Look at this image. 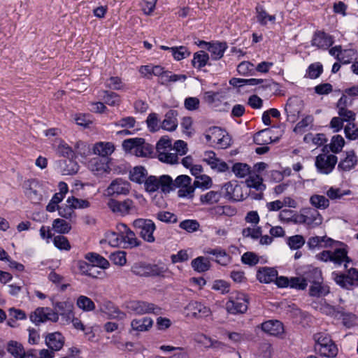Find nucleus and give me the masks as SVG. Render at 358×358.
Returning <instances> with one entry per match:
<instances>
[{
    "label": "nucleus",
    "instance_id": "9b49d317",
    "mask_svg": "<svg viewBox=\"0 0 358 358\" xmlns=\"http://www.w3.org/2000/svg\"><path fill=\"white\" fill-rule=\"evenodd\" d=\"M128 308L138 315L153 313L160 315L162 308L154 303L143 301H133L128 303Z\"/></svg>",
    "mask_w": 358,
    "mask_h": 358
},
{
    "label": "nucleus",
    "instance_id": "3c124183",
    "mask_svg": "<svg viewBox=\"0 0 358 358\" xmlns=\"http://www.w3.org/2000/svg\"><path fill=\"white\" fill-rule=\"evenodd\" d=\"M105 85L106 87L113 90H124L125 89V84L117 76H112L106 80Z\"/></svg>",
    "mask_w": 358,
    "mask_h": 358
},
{
    "label": "nucleus",
    "instance_id": "b1692460",
    "mask_svg": "<svg viewBox=\"0 0 358 358\" xmlns=\"http://www.w3.org/2000/svg\"><path fill=\"white\" fill-rule=\"evenodd\" d=\"M178 112L176 110H169L165 115V118L162 121L161 127L162 129L173 131H175L178 127L177 120Z\"/></svg>",
    "mask_w": 358,
    "mask_h": 358
},
{
    "label": "nucleus",
    "instance_id": "5fc2aeb1",
    "mask_svg": "<svg viewBox=\"0 0 358 358\" xmlns=\"http://www.w3.org/2000/svg\"><path fill=\"white\" fill-rule=\"evenodd\" d=\"M232 171L238 178H244L250 172V168L247 164L236 163L232 166Z\"/></svg>",
    "mask_w": 358,
    "mask_h": 358
},
{
    "label": "nucleus",
    "instance_id": "338daca9",
    "mask_svg": "<svg viewBox=\"0 0 358 358\" xmlns=\"http://www.w3.org/2000/svg\"><path fill=\"white\" fill-rule=\"evenodd\" d=\"M53 243L56 248L59 250H69L71 249L70 243L64 236L58 235L53 238Z\"/></svg>",
    "mask_w": 358,
    "mask_h": 358
},
{
    "label": "nucleus",
    "instance_id": "7ed1b4c3",
    "mask_svg": "<svg viewBox=\"0 0 358 358\" xmlns=\"http://www.w3.org/2000/svg\"><path fill=\"white\" fill-rule=\"evenodd\" d=\"M313 338L315 341V350L321 356L333 358L337 355L338 348L327 333L315 334Z\"/></svg>",
    "mask_w": 358,
    "mask_h": 358
},
{
    "label": "nucleus",
    "instance_id": "423d86ee",
    "mask_svg": "<svg viewBox=\"0 0 358 358\" xmlns=\"http://www.w3.org/2000/svg\"><path fill=\"white\" fill-rule=\"evenodd\" d=\"M107 206L113 213L121 216L133 214L137 211L134 202L130 199H126L122 201L110 199Z\"/></svg>",
    "mask_w": 358,
    "mask_h": 358
},
{
    "label": "nucleus",
    "instance_id": "a18cd8bd",
    "mask_svg": "<svg viewBox=\"0 0 358 358\" xmlns=\"http://www.w3.org/2000/svg\"><path fill=\"white\" fill-rule=\"evenodd\" d=\"M245 182L248 187L254 188L257 191H263L265 189L262 178L259 175L250 176Z\"/></svg>",
    "mask_w": 358,
    "mask_h": 358
},
{
    "label": "nucleus",
    "instance_id": "a878e982",
    "mask_svg": "<svg viewBox=\"0 0 358 358\" xmlns=\"http://www.w3.org/2000/svg\"><path fill=\"white\" fill-rule=\"evenodd\" d=\"M222 189L225 192L224 197L226 199L233 201H240L243 199V196L238 194L241 191V187L240 185H234L231 182H229L223 185Z\"/></svg>",
    "mask_w": 358,
    "mask_h": 358
},
{
    "label": "nucleus",
    "instance_id": "393cba45",
    "mask_svg": "<svg viewBox=\"0 0 358 358\" xmlns=\"http://www.w3.org/2000/svg\"><path fill=\"white\" fill-rule=\"evenodd\" d=\"M92 150L94 154L106 158L114 152L115 147L110 142H98L94 145Z\"/></svg>",
    "mask_w": 358,
    "mask_h": 358
},
{
    "label": "nucleus",
    "instance_id": "a19ab883",
    "mask_svg": "<svg viewBox=\"0 0 358 358\" xmlns=\"http://www.w3.org/2000/svg\"><path fill=\"white\" fill-rule=\"evenodd\" d=\"M310 204L317 209L324 210L329 206V200L322 195L313 194L310 198Z\"/></svg>",
    "mask_w": 358,
    "mask_h": 358
},
{
    "label": "nucleus",
    "instance_id": "58836bf2",
    "mask_svg": "<svg viewBox=\"0 0 358 358\" xmlns=\"http://www.w3.org/2000/svg\"><path fill=\"white\" fill-rule=\"evenodd\" d=\"M148 172L143 166H136L130 171V180L137 183L145 182Z\"/></svg>",
    "mask_w": 358,
    "mask_h": 358
},
{
    "label": "nucleus",
    "instance_id": "2f4dec72",
    "mask_svg": "<svg viewBox=\"0 0 358 358\" xmlns=\"http://www.w3.org/2000/svg\"><path fill=\"white\" fill-rule=\"evenodd\" d=\"M152 324V320L146 317L139 320H133L131 322V326L133 330L137 331H145L151 328Z\"/></svg>",
    "mask_w": 358,
    "mask_h": 358
},
{
    "label": "nucleus",
    "instance_id": "bf43d9fd",
    "mask_svg": "<svg viewBox=\"0 0 358 358\" xmlns=\"http://www.w3.org/2000/svg\"><path fill=\"white\" fill-rule=\"evenodd\" d=\"M322 71L323 67L320 63H314L308 66L306 71V76L311 79H315L320 76V74L322 73Z\"/></svg>",
    "mask_w": 358,
    "mask_h": 358
},
{
    "label": "nucleus",
    "instance_id": "6e6552de",
    "mask_svg": "<svg viewBox=\"0 0 358 358\" xmlns=\"http://www.w3.org/2000/svg\"><path fill=\"white\" fill-rule=\"evenodd\" d=\"M29 319L36 325L47 321H51L53 322H57L58 321L57 313H55L52 308L48 307L37 308L34 311L31 313Z\"/></svg>",
    "mask_w": 358,
    "mask_h": 358
},
{
    "label": "nucleus",
    "instance_id": "e2e57ef3",
    "mask_svg": "<svg viewBox=\"0 0 358 358\" xmlns=\"http://www.w3.org/2000/svg\"><path fill=\"white\" fill-rule=\"evenodd\" d=\"M158 159L162 162H166L171 164H177L178 161L177 153L168 152L167 151L158 154Z\"/></svg>",
    "mask_w": 358,
    "mask_h": 358
},
{
    "label": "nucleus",
    "instance_id": "4468645a",
    "mask_svg": "<svg viewBox=\"0 0 358 358\" xmlns=\"http://www.w3.org/2000/svg\"><path fill=\"white\" fill-rule=\"evenodd\" d=\"M187 316L196 318H201L208 316L211 311L208 307L203 303L192 301L185 308Z\"/></svg>",
    "mask_w": 358,
    "mask_h": 358
},
{
    "label": "nucleus",
    "instance_id": "37998d69",
    "mask_svg": "<svg viewBox=\"0 0 358 358\" xmlns=\"http://www.w3.org/2000/svg\"><path fill=\"white\" fill-rule=\"evenodd\" d=\"M209 59L208 54L204 51L196 52L192 59V65L194 68L201 69L205 66Z\"/></svg>",
    "mask_w": 358,
    "mask_h": 358
},
{
    "label": "nucleus",
    "instance_id": "de8ad7c7",
    "mask_svg": "<svg viewBox=\"0 0 358 358\" xmlns=\"http://www.w3.org/2000/svg\"><path fill=\"white\" fill-rule=\"evenodd\" d=\"M335 282L343 288L350 289L355 283L348 274H339L333 273Z\"/></svg>",
    "mask_w": 358,
    "mask_h": 358
},
{
    "label": "nucleus",
    "instance_id": "1a4fd4ad",
    "mask_svg": "<svg viewBox=\"0 0 358 358\" xmlns=\"http://www.w3.org/2000/svg\"><path fill=\"white\" fill-rule=\"evenodd\" d=\"M192 179L186 175H180L173 180L174 189L178 188V196L181 198L192 199L194 196V188L191 185Z\"/></svg>",
    "mask_w": 358,
    "mask_h": 358
},
{
    "label": "nucleus",
    "instance_id": "ea45409f",
    "mask_svg": "<svg viewBox=\"0 0 358 358\" xmlns=\"http://www.w3.org/2000/svg\"><path fill=\"white\" fill-rule=\"evenodd\" d=\"M107 314L114 318L122 320L125 317L126 315L120 311L118 308L115 307L110 301L106 302L101 308Z\"/></svg>",
    "mask_w": 358,
    "mask_h": 358
},
{
    "label": "nucleus",
    "instance_id": "0e129e2a",
    "mask_svg": "<svg viewBox=\"0 0 358 358\" xmlns=\"http://www.w3.org/2000/svg\"><path fill=\"white\" fill-rule=\"evenodd\" d=\"M314 118L313 115H306L305 116L300 122H299L294 129V131L296 133H301L304 131V129L312 124L313 122Z\"/></svg>",
    "mask_w": 358,
    "mask_h": 358
},
{
    "label": "nucleus",
    "instance_id": "f3484780",
    "mask_svg": "<svg viewBox=\"0 0 358 358\" xmlns=\"http://www.w3.org/2000/svg\"><path fill=\"white\" fill-rule=\"evenodd\" d=\"M204 253L215 256L213 259L217 264L221 266H226L231 262V257L226 252L225 250L220 247H216L215 248H206L204 250Z\"/></svg>",
    "mask_w": 358,
    "mask_h": 358
},
{
    "label": "nucleus",
    "instance_id": "cd10ccee",
    "mask_svg": "<svg viewBox=\"0 0 358 358\" xmlns=\"http://www.w3.org/2000/svg\"><path fill=\"white\" fill-rule=\"evenodd\" d=\"M120 226L124 229L121 238L127 245V247L134 248L139 245L141 242L136 237L135 233L124 224H121Z\"/></svg>",
    "mask_w": 358,
    "mask_h": 358
},
{
    "label": "nucleus",
    "instance_id": "412c9836",
    "mask_svg": "<svg viewBox=\"0 0 358 358\" xmlns=\"http://www.w3.org/2000/svg\"><path fill=\"white\" fill-rule=\"evenodd\" d=\"M348 250L343 248L331 251V262L338 266L344 263L345 268L348 269V264L352 262V259L348 256Z\"/></svg>",
    "mask_w": 358,
    "mask_h": 358
},
{
    "label": "nucleus",
    "instance_id": "5701e85b",
    "mask_svg": "<svg viewBox=\"0 0 358 358\" xmlns=\"http://www.w3.org/2000/svg\"><path fill=\"white\" fill-rule=\"evenodd\" d=\"M278 275V271L274 268L262 267L257 272V279L262 283L273 282Z\"/></svg>",
    "mask_w": 358,
    "mask_h": 358
},
{
    "label": "nucleus",
    "instance_id": "f704fd0d",
    "mask_svg": "<svg viewBox=\"0 0 358 358\" xmlns=\"http://www.w3.org/2000/svg\"><path fill=\"white\" fill-rule=\"evenodd\" d=\"M161 48L171 51L173 57L178 61L186 58L190 54L186 46H161Z\"/></svg>",
    "mask_w": 358,
    "mask_h": 358
},
{
    "label": "nucleus",
    "instance_id": "79ce46f5",
    "mask_svg": "<svg viewBox=\"0 0 358 358\" xmlns=\"http://www.w3.org/2000/svg\"><path fill=\"white\" fill-rule=\"evenodd\" d=\"M7 350L15 358H24L25 355L22 345L17 341H10L8 343Z\"/></svg>",
    "mask_w": 358,
    "mask_h": 358
},
{
    "label": "nucleus",
    "instance_id": "f257e3e1",
    "mask_svg": "<svg viewBox=\"0 0 358 358\" xmlns=\"http://www.w3.org/2000/svg\"><path fill=\"white\" fill-rule=\"evenodd\" d=\"M131 272L141 277H164L169 272L164 264H152L146 262H136L131 268Z\"/></svg>",
    "mask_w": 358,
    "mask_h": 358
},
{
    "label": "nucleus",
    "instance_id": "ddd939ff",
    "mask_svg": "<svg viewBox=\"0 0 358 358\" xmlns=\"http://www.w3.org/2000/svg\"><path fill=\"white\" fill-rule=\"evenodd\" d=\"M52 306L53 307L52 310L57 313L58 317L60 315L66 322H70L74 314L73 303L71 300L55 301L52 299Z\"/></svg>",
    "mask_w": 358,
    "mask_h": 358
},
{
    "label": "nucleus",
    "instance_id": "13d9d810",
    "mask_svg": "<svg viewBox=\"0 0 358 358\" xmlns=\"http://www.w3.org/2000/svg\"><path fill=\"white\" fill-rule=\"evenodd\" d=\"M146 123L149 131L151 132H156L159 130L161 125H159V120L158 115L155 113H150L147 117Z\"/></svg>",
    "mask_w": 358,
    "mask_h": 358
},
{
    "label": "nucleus",
    "instance_id": "c756f323",
    "mask_svg": "<svg viewBox=\"0 0 358 358\" xmlns=\"http://www.w3.org/2000/svg\"><path fill=\"white\" fill-rule=\"evenodd\" d=\"M85 259L92 263L93 268L94 266H98L106 269L110 266L109 262L106 259L95 252H89L86 254Z\"/></svg>",
    "mask_w": 358,
    "mask_h": 358
},
{
    "label": "nucleus",
    "instance_id": "f03ea898",
    "mask_svg": "<svg viewBox=\"0 0 358 358\" xmlns=\"http://www.w3.org/2000/svg\"><path fill=\"white\" fill-rule=\"evenodd\" d=\"M204 136L209 145L217 146L220 149H225L231 143L230 136L219 127H210L205 131Z\"/></svg>",
    "mask_w": 358,
    "mask_h": 358
},
{
    "label": "nucleus",
    "instance_id": "20e7f679",
    "mask_svg": "<svg viewBox=\"0 0 358 358\" xmlns=\"http://www.w3.org/2000/svg\"><path fill=\"white\" fill-rule=\"evenodd\" d=\"M122 146L126 150L133 151L137 157H146L152 153V146L145 143L143 138L126 139L123 141Z\"/></svg>",
    "mask_w": 358,
    "mask_h": 358
},
{
    "label": "nucleus",
    "instance_id": "774afa93",
    "mask_svg": "<svg viewBox=\"0 0 358 358\" xmlns=\"http://www.w3.org/2000/svg\"><path fill=\"white\" fill-rule=\"evenodd\" d=\"M268 129L262 130L254 136V142L257 145H265L269 143L271 137L268 136Z\"/></svg>",
    "mask_w": 358,
    "mask_h": 358
},
{
    "label": "nucleus",
    "instance_id": "473e14b6",
    "mask_svg": "<svg viewBox=\"0 0 358 358\" xmlns=\"http://www.w3.org/2000/svg\"><path fill=\"white\" fill-rule=\"evenodd\" d=\"M329 293V287L320 282L310 285L309 288V294L313 297H321L326 296Z\"/></svg>",
    "mask_w": 358,
    "mask_h": 358
},
{
    "label": "nucleus",
    "instance_id": "dca6fc26",
    "mask_svg": "<svg viewBox=\"0 0 358 358\" xmlns=\"http://www.w3.org/2000/svg\"><path fill=\"white\" fill-rule=\"evenodd\" d=\"M203 161L217 172H225L229 169L227 164L216 157L213 151L205 152Z\"/></svg>",
    "mask_w": 358,
    "mask_h": 358
},
{
    "label": "nucleus",
    "instance_id": "4be33fe9",
    "mask_svg": "<svg viewBox=\"0 0 358 358\" xmlns=\"http://www.w3.org/2000/svg\"><path fill=\"white\" fill-rule=\"evenodd\" d=\"M261 328L265 333L271 336H279L284 331L283 324L278 320H268L262 323Z\"/></svg>",
    "mask_w": 358,
    "mask_h": 358
},
{
    "label": "nucleus",
    "instance_id": "c85d7f7f",
    "mask_svg": "<svg viewBox=\"0 0 358 358\" xmlns=\"http://www.w3.org/2000/svg\"><path fill=\"white\" fill-rule=\"evenodd\" d=\"M357 164V158L353 150L348 152L346 157L341 160L338 165V169L343 171H349Z\"/></svg>",
    "mask_w": 358,
    "mask_h": 358
},
{
    "label": "nucleus",
    "instance_id": "680f3d73",
    "mask_svg": "<svg viewBox=\"0 0 358 358\" xmlns=\"http://www.w3.org/2000/svg\"><path fill=\"white\" fill-rule=\"evenodd\" d=\"M344 144L345 141L341 136H333L330 143V149L334 153H338L341 151Z\"/></svg>",
    "mask_w": 358,
    "mask_h": 358
},
{
    "label": "nucleus",
    "instance_id": "6ab92c4d",
    "mask_svg": "<svg viewBox=\"0 0 358 358\" xmlns=\"http://www.w3.org/2000/svg\"><path fill=\"white\" fill-rule=\"evenodd\" d=\"M300 222L308 226L315 227L322 224V217L315 209H308L300 216Z\"/></svg>",
    "mask_w": 358,
    "mask_h": 358
},
{
    "label": "nucleus",
    "instance_id": "e433bc0d",
    "mask_svg": "<svg viewBox=\"0 0 358 358\" xmlns=\"http://www.w3.org/2000/svg\"><path fill=\"white\" fill-rule=\"evenodd\" d=\"M326 194L329 199L333 201L341 200L344 196H349L352 194L350 189H342L336 187H331L327 192Z\"/></svg>",
    "mask_w": 358,
    "mask_h": 358
},
{
    "label": "nucleus",
    "instance_id": "bb28decb",
    "mask_svg": "<svg viewBox=\"0 0 358 358\" xmlns=\"http://www.w3.org/2000/svg\"><path fill=\"white\" fill-rule=\"evenodd\" d=\"M79 166L78 163L73 160V158H69L60 161L59 169L62 175L71 176L76 173L78 171Z\"/></svg>",
    "mask_w": 358,
    "mask_h": 358
},
{
    "label": "nucleus",
    "instance_id": "72a5a7b5",
    "mask_svg": "<svg viewBox=\"0 0 358 358\" xmlns=\"http://www.w3.org/2000/svg\"><path fill=\"white\" fill-rule=\"evenodd\" d=\"M334 40L333 37L322 31H317L315 33L311 45H333Z\"/></svg>",
    "mask_w": 358,
    "mask_h": 358
},
{
    "label": "nucleus",
    "instance_id": "c03bdc74",
    "mask_svg": "<svg viewBox=\"0 0 358 358\" xmlns=\"http://www.w3.org/2000/svg\"><path fill=\"white\" fill-rule=\"evenodd\" d=\"M52 229L59 234H67L70 231L71 226L69 222L63 219H55L52 222Z\"/></svg>",
    "mask_w": 358,
    "mask_h": 358
},
{
    "label": "nucleus",
    "instance_id": "4d7b16f0",
    "mask_svg": "<svg viewBox=\"0 0 358 358\" xmlns=\"http://www.w3.org/2000/svg\"><path fill=\"white\" fill-rule=\"evenodd\" d=\"M212 184V180L209 176L201 175L194 181L193 187L194 189L198 187L205 189L211 187Z\"/></svg>",
    "mask_w": 358,
    "mask_h": 358
},
{
    "label": "nucleus",
    "instance_id": "39448f33",
    "mask_svg": "<svg viewBox=\"0 0 358 358\" xmlns=\"http://www.w3.org/2000/svg\"><path fill=\"white\" fill-rule=\"evenodd\" d=\"M133 225L140 236L146 242L153 243L155 241L153 233L156 229L154 222L149 219L138 218L134 221Z\"/></svg>",
    "mask_w": 358,
    "mask_h": 358
},
{
    "label": "nucleus",
    "instance_id": "f8f14e48",
    "mask_svg": "<svg viewBox=\"0 0 358 358\" xmlns=\"http://www.w3.org/2000/svg\"><path fill=\"white\" fill-rule=\"evenodd\" d=\"M338 158L334 155L320 154L315 159V166L320 173L329 174L334 169Z\"/></svg>",
    "mask_w": 358,
    "mask_h": 358
},
{
    "label": "nucleus",
    "instance_id": "aec40b11",
    "mask_svg": "<svg viewBox=\"0 0 358 358\" xmlns=\"http://www.w3.org/2000/svg\"><path fill=\"white\" fill-rule=\"evenodd\" d=\"M45 344L50 350L59 351L64 344V338L59 332L48 334L45 338Z\"/></svg>",
    "mask_w": 358,
    "mask_h": 358
},
{
    "label": "nucleus",
    "instance_id": "603ef678",
    "mask_svg": "<svg viewBox=\"0 0 358 358\" xmlns=\"http://www.w3.org/2000/svg\"><path fill=\"white\" fill-rule=\"evenodd\" d=\"M92 171H105L108 168L107 158L94 157L90 161Z\"/></svg>",
    "mask_w": 358,
    "mask_h": 358
},
{
    "label": "nucleus",
    "instance_id": "c9c22d12",
    "mask_svg": "<svg viewBox=\"0 0 358 358\" xmlns=\"http://www.w3.org/2000/svg\"><path fill=\"white\" fill-rule=\"evenodd\" d=\"M222 194L217 191H209L200 196V201L203 205H213L217 203L221 199Z\"/></svg>",
    "mask_w": 358,
    "mask_h": 358
},
{
    "label": "nucleus",
    "instance_id": "7c9ffc66",
    "mask_svg": "<svg viewBox=\"0 0 358 358\" xmlns=\"http://www.w3.org/2000/svg\"><path fill=\"white\" fill-rule=\"evenodd\" d=\"M192 268L199 273H203L210 268V263L208 258L200 256L194 259L191 262Z\"/></svg>",
    "mask_w": 358,
    "mask_h": 358
},
{
    "label": "nucleus",
    "instance_id": "6e6d98bb",
    "mask_svg": "<svg viewBox=\"0 0 358 358\" xmlns=\"http://www.w3.org/2000/svg\"><path fill=\"white\" fill-rule=\"evenodd\" d=\"M144 185L147 192L150 193L155 192L159 189V178L150 176L145 180Z\"/></svg>",
    "mask_w": 358,
    "mask_h": 358
},
{
    "label": "nucleus",
    "instance_id": "49530a36",
    "mask_svg": "<svg viewBox=\"0 0 358 358\" xmlns=\"http://www.w3.org/2000/svg\"><path fill=\"white\" fill-rule=\"evenodd\" d=\"M77 306L83 311H92L95 309L94 303L86 296H80L76 301Z\"/></svg>",
    "mask_w": 358,
    "mask_h": 358
},
{
    "label": "nucleus",
    "instance_id": "a211bd4d",
    "mask_svg": "<svg viewBox=\"0 0 358 358\" xmlns=\"http://www.w3.org/2000/svg\"><path fill=\"white\" fill-rule=\"evenodd\" d=\"M301 108L296 99L289 98L285 106V111L287 114V120L290 122H295L299 116Z\"/></svg>",
    "mask_w": 358,
    "mask_h": 358
},
{
    "label": "nucleus",
    "instance_id": "864d4df0",
    "mask_svg": "<svg viewBox=\"0 0 358 358\" xmlns=\"http://www.w3.org/2000/svg\"><path fill=\"white\" fill-rule=\"evenodd\" d=\"M57 152L62 157L69 158L74 157L73 150L64 141L60 140L59 144L57 148Z\"/></svg>",
    "mask_w": 358,
    "mask_h": 358
},
{
    "label": "nucleus",
    "instance_id": "9d476101",
    "mask_svg": "<svg viewBox=\"0 0 358 358\" xmlns=\"http://www.w3.org/2000/svg\"><path fill=\"white\" fill-rule=\"evenodd\" d=\"M131 190V184L122 178H116L110 182L106 189L108 196L117 197L120 195L126 196Z\"/></svg>",
    "mask_w": 358,
    "mask_h": 358
},
{
    "label": "nucleus",
    "instance_id": "09e8293b",
    "mask_svg": "<svg viewBox=\"0 0 358 358\" xmlns=\"http://www.w3.org/2000/svg\"><path fill=\"white\" fill-rule=\"evenodd\" d=\"M159 189L165 194L174 190L173 179L168 175H163L159 177Z\"/></svg>",
    "mask_w": 358,
    "mask_h": 358
},
{
    "label": "nucleus",
    "instance_id": "8fccbe9b",
    "mask_svg": "<svg viewBox=\"0 0 358 358\" xmlns=\"http://www.w3.org/2000/svg\"><path fill=\"white\" fill-rule=\"evenodd\" d=\"M306 282L308 281L312 285L315 283H319L320 282H323L322 271L317 268H314L309 270L306 273Z\"/></svg>",
    "mask_w": 358,
    "mask_h": 358
},
{
    "label": "nucleus",
    "instance_id": "4c0bfd02",
    "mask_svg": "<svg viewBox=\"0 0 358 358\" xmlns=\"http://www.w3.org/2000/svg\"><path fill=\"white\" fill-rule=\"evenodd\" d=\"M101 93L105 103L110 106H117L120 104L121 99L118 94L107 90H103Z\"/></svg>",
    "mask_w": 358,
    "mask_h": 358
},
{
    "label": "nucleus",
    "instance_id": "052dcab7",
    "mask_svg": "<svg viewBox=\"0 0 358 358\" xmlns=\"http://www.w3.org/2000/svg\"><path fill=\"white\" fill-rule=\"evenodd\" d=\"M287 244L292 250L301 248L305 244V239L301 235H295L289 237Z\"/></svg>",
    "mask_w": 358,
    "mask_h": 358
},
{
    "label": "nucleus",
    "instance_id": "0eeeda50",
    "mask_svg": "<svg viewBox=\"0 0 358 358\" xmlns=\"http://www.w3.org/2000/svg\"><path fill=\"white\" fill-rule=\"evenodd\" d=\"M248 299L243 293L231 296L226 303L227 310L231 314L243 313L248 309Z\"/></svg>",
    "mask_w": 358,
    "mask_h": 358
},
{
    "label": "nucleus",
    "instance_id": "2eb2a0df",
    "mask_svg": "<svg viewBox=\"0 0 358 358\" xmlns=\"http://www.w3.org/2000/svg\"><path fill=\"white\" fill-rule=\"evenodd\" d=\"M342 46H334L329 50V54L343 64H349L355 58L356 52L352 48L341 49Z\"/></svg>",
    "mask_w": 358,
    "mask_h": 358
},
{
    "label": "nucleus",
    "instance_id": "69168bd1",
    "mask_svg": "<svg viewBox=\"0 0 358 358\" xmlns=\"http://www.w3.org/2000/svg\"><path fill=\"white\" fill-rule=\"evenodd\" d=\"M179 227L187 232L191 233L198 230L199 223L195 220H185L180 223Z\"/></svg>",
    "mask_w": 358,
    "mask_h": 358
}]
</instances>
